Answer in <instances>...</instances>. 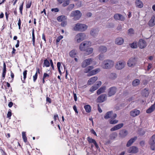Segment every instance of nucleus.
Wrapping results in <instances>:
<instances>
[{"label": "nucleus", "mask_w": 155, "mask_h": 155, "mask_svg": "<svg viewBox=\"0 0 155 155\" xmlns=\"http://www.w3.org/2000/svg\"><path fill=\"white\" fill-rule=\"evenodd\" d=\"M22 138L25 142L26 143L27 142V138L26 136V133L25 132H22Z\"/></svg>", "instance_id": "nucleus-40"}, {"label": "nucleus", "mask_w": 155, "mask_h": 155, "mask_svg": "<svg viewBox=\"0 0 155 155\" xmlns=\"http://www.w3.org/2000/svg\"><path fill=\"white\" fill-rule=\"evenodd\" d=\"M114 19L116 20H120L124 21L125 20V18L121 14H116L114 16Z\"/></svg>", "instance_id": "nucleus-13"}, {"label": "nucleus", "mask_w": 155, "mask_h": 155, "mask_svg": "<svg viewBox=\"0 0 155 155\" xmlns=\"http://www.w3.org/2000/svg\"><path fill=\"white\" fill-rule=\"evenodd\" d=\"M97 79L98 78L97 76H94L91 78L87 82V84L90 85L93 84L97 80Z\"/></svg>", "instance_id": "nucleus-19"}, {"label": "nucleus", "mask_w": 155, "mask_h": 155, "mask_svg": "<svg viewBox=\"0 0 155 155\" xmlns=\"http://www.w3.org/2000/svg\"><path fill=\"white\" fill-rule=\"evenodd\" d=\"M66 18L64 16L61 15L58 17L57 18V19L58 21L61 22L65 20Z\"/></svg>", "instance_id": "nucleus-36"}, {"label": "nucleus", "mask_w": 155, "mask_h": 155, "mask_svg": "<svg viewBox=\"0 0 155 155\" xmlns=\"http://www.w3.org/2000/svg\"><path fill=\"white\" fill-rule=\"evenodd\" d=\"M82 14L80 11L76 10L72 12L71 16L74 17V18L75 20H77L81 16Z\"/></svg>", "instance_id": "nucleus-4"}, {"label": "nucleus", "mask_w": 155, "mask_h": 155, "mask_svg": "<svg viewBox=\"0 0 155 155\" xmlns=\"http://www.w3.org/2000/svg\"><path fill=\"white\" fill-rule=\"evenodd\" d=\"M140 84V81L138 79L134 80L132 82V85L133 86H137Z\"/></svg>", "instance_id": "nucleus-32"}, {"label": "nucleus", "mask_w": 155, "mask_h": 155, "mask_svg": "<svg viewBox=\"0 0 155 155\" xmlns=\"http://www.w3.org/2000/svg\"><path fill=\"white\" fill-rule=\"evenodd\" d=\"M140 144L142 147H143L145 144V141L143 140L141 141L140 143Z\"/></svg>", "instance_id": "nucleus-61"}, {"label": "nucleus", "mask_w": 155, "mask_h": 155, "mask_svg": "<svg viewBox=\"0 0 155 155\" xmlns=\"http://www.w3.org/2000/svg\"><path fill=\"white\" fill-rule=\"evenodd\" d=\"M98 57L100 60H102L104 58V55L101 53L98 56Z\"/></svg>", "instance_id": "nucleus-50"}, {"label": "nucleus", "mask_w": 155, "mask_h": 155, "mask_svg": "<svg viewBox=\"0 0 155 155\" xmlns=\"http://www.w3.org/2000/svg\"><path fill=\"white\" fill-rule=\"evenodd\" d=\"M136 6L137 7L139 8H141L143 6V4L140 0H137L135 1Z\"/></svg>", "instance_id": "nucleus-24"}, {"label": "nucleus", "mask_w": 155, "mask_h": 155, "mask_svg": "<svg viewBox=\"0 0 155 155\" xmlns=\"http://www.w3.org/2000/svg\"><path fill=\"white\" fill-rule=\"evenodd\" d=\"M150 145V148L153 150H155V143L149 144Z\"/></svg>", "instance_id": "nucleus-52"}, {"label": "nucleus", "mask_w": 155, "mask_h": 155, "mask_svg": "<svg viewBox=\"0 0 155 155\" xmlns=\"http://www.w3.org/2000/svg\"><path fill=\"white\" fill-rule=\"evenodd\" d=\"M126 63L123 61H120L116 63L115 65L116 68L118 70L123 69L125 66Z\"/></svg>", "instance_id": "nucleus-7"}, {"label": "nucleus", "mask_w": 155, "mask_h": 155, "mask_svg": "<svg viewBox=\"0 0 155 155\" xmlns=\"http://www.w3.org/2000/svg\"><path fill=\"white\" fill-rule=\"evenodd\" d=\"M140 111L139 110L137 109H134L131 111L130 114V116L132 117H134L140 114Z\"/></svg>", "instance_id": "nucleus-12"}, {"label": "nucleus", "mask_w": 155, "mask_h": 155, "mask_svg": "<svg viewBox=\"0 0 155 155\" xmlns=\"http://www.w3.org/2000/svg\"><path fill=\"white\" fill-rule=\"evenodd\" d=\"M38 72H39V69H37V72L33 76V81L35 82L37 79L38 76Z\"/></svg>", "instance_id": "nucleus-44"}, {"label": "nucleus", "mask_w": 155, "mask_h": 155, "mask_svg": "<svg viewBox=\"0 0 155 155\" xmlns=\"http://www.w3.org/2000/svg\"><path fill=\"white\" fill-rule=\"evenodd\" d=\"M155 109V103L152 105L149 109L146 110V112L149 114L153 112Z\"/></svg>", "instance_id": "nucleus-27"}, {"label": "nucleus", "mask_w": 155, "mask_h": 155, "mask_svg": "<svg viewBox=\"0 0 155 155\" xmlns=\"http://www.w3.org/2000/svg\"><path fill=\"white\" fill-rule=\"evenodd\" d=\"M44 65L46 67H48L50 66V63L49 61L47 59L44 60Z\"/></svg>", "instance_id": "nucleus-45"}, {"label": "nucleus", "mask_w": 155, "mask_h": 155, "mask_svg": "<svg viewBox=\"0 0 155 155\" xmlns=\"http://www.w3.org/2000/svg\"><path fill=\"white\" fill-rule=\"evenodd\" d=\"M98 88V87L96 85H94L91 87L89 91L90 92H92L96 90Z\"/></svg>", "instance_id": "nucleus-42"}, {"label": "nucleus", "mask_w": 155, "mask_h": 155, "mask_svg": "<svg viewBox=\"0 0 155 155\" xmlns=\"http://www.w3.org/2000/svg\"><path fill=\"white\" fill-rule=\"evenodd\" d=\"M31 2H28L26 5V8H29L30 7L31 5Z\"/></svg>", "instance_id": "nucleus-55"}, {"label": "nucleus", "mask_w": 155, "mask_h": 155, "mask_svg": "<svg viewBox=\"0 0 155 155\" xmlns=\"http://www.w3.org/2000/svg\"><path fill=\"white\" fill-rule=\"evenodd\" d=\"M138 148L135 146H133L129 148L128 152L130 153H135L138 152Z\"/></svg>", "instance_id": "nucleus-16"}, {"label": "nucleus", "mask_w": 155, "mask_h": 155, "mask_svg": "<svg viewBox=\"0 0 155 155\" xmlns=\"http://www.w3.org/2000/svg\"><path fill=\"white\" fill-rule=\"evenodd\" d=\"M109 78L112 80H114L117 78V75L115 73H112L109 75Z\"/></svg>", "instance_id": "nucleus-30"}, {"label": "nucleus", "mask_w": 155, "mask_h": 155, "mask_svg": "<svg viewBox=\"0 0 155 155\" xmlns=\"http://www.w3.org/2000/svg\"><path fill=\"white\" fill-rule=\"evenodd\" d=\"M118 122V120H114V119H111L109 121V123L110 124H114L117 123Z\"/></svg>", "instance_id": "nucleus-41"}, {"label": "nucleus", "mask_w": 155, "mask_h": 155, "mask_svg": "<svg viewBox=\"0 0 155 155\" xmlns=\"http://www.w3.org/2000/svg\"><path fill=\"white\" fill-rule=\"evenodd\" d=\"M124 126L123 123H120L114 127L110 129L111 131H113L119 130L122 127Z\"/></svg>", "instance_id": "nucleus-17"}, {"label": "nucleus", "mask_w": 155, "mask_h": 155, "mask_svg": "<svg viewBox=\"0 0 155 155\" xmlns=\"http://www.w3.org/2000/svg\"><path fill=\"white\" fill-rule=\"evenodd\" d=\"M124 42V40L122 38H118L115 39V43L117 45H121Z\"/></svg>", "instance_id": "nucleus-21"}, {"label": "nucleus", "mask_w": 155, "mask_h": 155, "mask_svg": "<svg viewBox=\"0 0 155 155\" xmlns=\"http://www.w3.org/2000/svg\"><path fill=\"white\" fill-rule=\"evenodd\" d=\"M6 65L5 62L3 64V69L2 73V78H3V79L5 78L6 72Z\"/></svg>", "instance_id": "nucleus-33"}, {"label": "nucleus", "mask_w": 155, "mask_h": 155, "mask_svg": "<svg viewBox=\"0 0 155 155\" xmlns=\"http://www.w3.org/2000/svg\"><path fill=\"white\" fill-rule=\"evenodd\" d=\"M104 65L103 68L105 69H110L114 66V61L110 59H107L104 60L103 61Z\"/></svg>", "instance_id": "nucleus-2"}, {"label": "nucleus", "mask_w": 155, "mask_h": 155, "mask_svg": "<svg viewBox=\"0 0 155 155\" xmlns=\"http://www.w3.org/2000/svg\"><path fill=\"white\" fill-rule=\"evenodd\" d=\"M148 24L149 26L153 27L155 25V14L151 18L149 21Z\"/></svg>", "instance_id": "nucleus-20"}, {"label": "nucleus", "mask_w": 155, "mask_h": 155, "mask_svg": "<svg viewBox=\"0 0 155 155\" xmlns=\"http://www.w3.org/2000/svg\"><path fill=\"white\" fill-rule=\"evenodd\" d=\"M93 68V66H89L84 69V72L85 73H87L92 70Z\"/></svg>", "instance_id": "nucleus-37"}, {"label": "nucleus", "mask_w": 155, "mask_h": 155, "mask_svg": "<svg viewBox=\"0 0 155 155\" xmlns=\"http://www.w3.org/2000/svg\"><path fill=\"white\" fill-rule=\"evenodd\" d=\"M149 144L155 143V135H153L149 141Z\"/></svg>", "instance_id": "nucleus-31"}, {"label": "nucleus", "mask_w": 155, "mask_h": 155, "mask_svg": "<svg viewBox=\"0 0 155 155\" xmlns=\"http://www.w3.org/2000/svg\"><path fill=\"white\" fill-rule=\"evenodd\" d=\"M99 68H97L90 71L87 74V76H90L96 74L100 71Z\"/></svg>", "instance_id": "nucleus-22"}, {"label": "nucleus", "mask_w": 155, "mask_h": 155, "mask_svg": "<svg viewBox=\"0 0 155 155\" xmlns=\"http://www.w3.org/2000/svg\"><path fill=\"white\" fill-rule=\"evenodd\" d=\"M34 29H33L32 32V42L33 45L34 46L35 45V37L34 33Z\"/></svg>", "instance_id": "nucleus-43"}, {"label": "nucleus", "mask_w": 155, "mask_h": 155, "mask_svg": "<svg viewBox=\"0 0 155 155\" xmlns=\"http://www.w3.org/2000/svg\"><path fill=\"white\" fill-rule=\"evenodd\" d=\"M12 114L11 110L10 109H9V110L7 114V117L9 119H10Z\"/></svg>", "instance_id": "nucleus-49"}, {"label": "nucleus", "mask_w": 155, "mask_h": 155, "mask_svg": "<svg viewBox=\"0 0 155 155\" xmlns=\"http://www.w3.org/2000/svg\"><path fill=\"white\" fill-rule=\"evenodd\" d=\"M27 70H25L24 71L23 73V80H22V79L21 78L22 81L23 82H24V81L26 78V75H27Z\"/></svg>", "instance_id": "nucleus-46"}, {"label": "nucleus", "mask_w": 155, "mask_h": 155, "mask_svg": "<svg viewBox=\"0 0 155 155\" xmlns=\"http://www.w3.org/2000/svg\"><path fill=\"white\" fill-rule=\"evenodd\" d=\"M49 75L46 73H45L43 76V79H45L46 78L48 77Z\"/></svg>", "instance_id": "nucleus-64"}, {"label": "nucleus", "mask_w": 155, "mask_h": 155, "mask_svg": "<svg viewBox=\"0 0 155 155\" xmlns=\"http://www.w3.org/2000/svg\"><path fill=\"white\" fill-rule=\"evenodd\" d=\"M101 84V81H98L97 82L96 84H95V85H96L98 87V88L100 86Z\"/></svg>", "instance_id": "nucleus-57"}, {"label": "nucleus", "mask_w": 155, "mask_h": 155, "mask_svg": "<svg viewBox=\"0 0 155 155\" xmlns=\"http://www.w3.org/2000/svg\"><path fill=\"white\" fill-rule=\"evenodd\" d=\"M107 99V96L105 94H102L99 96L97 99V103H102L105 101Z\"/></svg>", "instance_id": "nucleus-11"}, {"label": "nucleus", "mask_w": 155, "mask_h": 155, "mask_svg": "<svg viewBox=\"0 0 155 155\" xmlns=\"http://www.w3.org/2000/svg\"><path fill=\"white\" fill-rule=\"evenodd\" d=\"M128 134V132L125 129H123L121 130L119 133L120 137L121 138H124Z\"/></svg>", "instance_id": "nucleus-15"}, {"label": "nucleus", "mask_w": 155, "mask_h": 155, "mask_svg": "<svg viewBox=\"0 0 155 155\" xmlns=\"http://www.w3.org/2000/svg\"><path fill=\"white\" fill-rule=\"evenodd\" d=\"M87 140L89 143H93L97 148H99L98 145L94 140L91 138L90 137H88L87 138Z\"/></svg>", "instance_id": "nucleus-25"}, {"label": "nucleus", "mask_w": 155, "mask_h": 155, "mask_svg": "<svg viewBox=\"0 0 155 155\" xmlns=\"http://www.w3.org/2000/svg\"><path fill=\"white\" fill-rule=\"evenodd\" d=\"M18 28L19 29H20L21 28V21L20 18H19L18 21Z\"/></svg>", "instance_id": "nucleus-60"}, {"label": "nucleus", "mask_w": 155, "mask_h": 155, "mask_svg": "<svg viewBox=\"0 0 155 155\" xmlns=\"http://www.w3.org/2000/svg\"><path fill=\"white\" fill-rule=\"evenodd\" d=\"M86 35L84 33H80L78 34L75 36V40L77 43H80L85 39Z\"/></svg>", "instance_id": "nucleus-3"}, {"label": "nucleus", "mask_w": 155, "mask_h": 155, "mask_svg": "<svg viewBox=\"0 0 155 155\" xmlns=\"http://www.w3.org/2000/svg\"><path fill=\"white\" fill-rule=\"evenodd\" d=\"M93 61V59L92 58H88L84 60L82 63V67L83 68H86L87 66L91 64Z\"/></svg>", "instance_id": "nucleus-9"}, {"label": "nucleus", "mask_w": 155, "mask_h": 155, "mask_svg": "<svg viewBox=\"0 0 155 155\" xmlns=\"http://www.w3.org/2000/svg\"><path fill=\"white\" fill-rule=\"evenodd\" d=\"M85 51V54L87 55H89L92 53L93 49L92 48H86Z\"/></svg>", "instance_id": "nucleus-28"}, {"label": "nucleus", "mask_w": 155, "mask_h": 155, "mask_svg": "<svg viewBox=\"0 0 155 155\" xmlns=\"http://www.w3.org/2000/svg\"><path fill=\"white\" fill-rule=\"evenodd\" d=\"M149 92L148 90L145 88L143 90L142 92V94L143 96L145 97H147L149 95Z\"/></svg>", "instance_id": "nucleus-29"}, {"label": "nucleus", "mask_w": 155, "mask_h": 155, "mask_svg": "<svg viewBox=\"0 0 155 155\" xmlns=\"http://www.w3.org/2000/svg\"><path fill=\"white\" fill-rule=\"evenodd\" d=\"M87 26L84 24L77 23L73 28V30L75 31H84L87 28Z\"/></svg>", "instance_id": "nucleus-1"}, {"label": "nucleus", "mask_w": 155, "mask_h": 155, "mask_svg": "<svg viewBox=\"0 0 155 155\" xmlns=\"http://www.w3.org/2000/svg\"><path fill=\"white\" fill-rule=\"evenodd\" d=\"M106 87L104 86L101 87L97 91V94L98 95H99L101 93H103L105 92L106 89Z\"/></svg>", "instance_id": "nucleus-26"}, {"label": "nucleus", "mask_w": 155, "mask_h": 155, "mask_svg": "<svg viewBox=\"0 0 155 155\" xmlns=\"http://www.w3.org/2000/svg\"><path fill=\"white\" fill-rule=\"evenodd\" d=\"M137 139V137H134L131 138L127 142L126 144V146L128 147L130 146Z\"/></svg>", "instance_id": "nucleus-18"}, {"label": "nucleus", "mask_w": 155, "mask_h": 155, "mask_svg": "<svg viewBox=\"0 0 155 155\" xmlns=\"http://www.w3.org/2000/svg\"><path fill=\"white\" fill-rule=\"evenodd\" d=\"M51 11L52 12H57L59 11V9L58 8H52L51 9Z\"/></svg>", "instance_id": "nucleus-62"}, {"label": "nucleus", "mask_w": 155, "mask_h": 155, "mask_svg": "<svg viewBox=\"0 0 155 155\" xmlns=\"http://www.w3.org/2000/svg\"><path fill=\"white\" fill-rule=\"evenodd\" d=\"M54 119L55 121H56V120L58 119V115L56 114L54 116Z\"/></svg>", "instance_id": "nucleus-63"}, {"label": "nucleus", "mask_w": 155, "mask_h": 155, "mask_svg": "<svg viewBox=\"0 0 155 155\" xmlns=\"http://www.w3.org/2000/svg\"><path fill=\"white\" fill-rule=\"evenodd\" d=\"M134 31L132 28L129 29L128 31V33L130 35L134 34Z\"/></svg>", "instance_id": "nucleus-48"}, {"label": "nucleus", "mask_w": 155, "mask_h": 155, "mask_svg": "<svg viewBox=\"0 0 155 155\" xmlns=\"http://www.w3.org/2000/svg\"><path fill=\"white\" fill-rule=\"evenodd\" d=\"M117 137V134L115 132L112 133L110 136V138L111 140L114 139Z\"/></svg>", "instance_id": "nucleus-35"}, {"label": "nucleus", "mask_w": 155, "mask_h": 155, "mask_svg": "<svg viewBox=\"0 0 155 155\" xmlns=\"http://www.w3.org/2000/svg\"><path fill=\"white\" fill-rule=\"evenodd\" d=\"M86 16H87V17H90L92 15V14L90 12H87V14H86Z\"/></svg>", "instance_id": "nucleus-58"}, {"label": "nucleus", "mask_w": 155, "mask_h": 155, "mask_svg": "<svg viewBox=\"0 0 155 155\" xmlns=\"http://www.w3.org/2000/svg\"><path fill=\"white\" fill-rule=\"evenodd\" d=\"M117 114L115 113H113L112 111H110L107 112L104 117L105 119H107L110 118L111 119H114L117 117Z\"/></svg>", "instance_id": "nucleus-8"}, {"label": "nucleus", "mask_w": 155, "mask_h": 155, "mask_svg": "<svg viewBox=\"0 0 155 155\" xmlns=\"http://www.w3.org/2000/svg\"><path fill=\"white\" fill-rule=\"evenodd\" d=\"M24 2H23L22 3L21 5L19 7V10L20 12V13L21 14H22V10L23 8V5Z\"/></svg>", "instance_id": "nucleus-53"}, {"label": "nucleus", "mask_w": 155, "mask_h": 155, "mask_svg": "<svg viewBox=\"0 0 155 155\" xmlns=\"http://www.w3.org/2000/svg\"><path fill=\"white\" fill-rule=\"evenodd\" d=\"M57 67L58 68V70L59 72V73L61 74V71L60 69V67L61 66V64L59 62H58L57 63Z\"/></svg>", "instance_id": "nucleus-51"}, {"label": "nucleus", "mask_w": 155, "mask_h": 155, "mask_svg": "<svg viewBox=\"0 0 155 155\" xmlns=\"http://www.w3.org/2000/svg\"><path fill=\"white\" fill-rule=\"evenodd\" d=\"M98 31L96 29H92L91 31V34L94 36H96L98 34Z\"/></svg>", "instance_id": "nucleus-34"}, {"label": "nucleus", "mask_w": 155, "mask_h": 155, "mask_svg": "<svg viewBox=\"0 0 155 155\" xmlns=\"http://www.w3.org/2000/svg\"><path fill=\"white\" fill-rule=\"evenodd\" d=\"M138 45L141 49L144 48L147 46L145 41L142 39H140L138 42Z\"/></svg>", "instance_id": "nucleus-14"}, {"label": "nucleus", "mask_w": 155, "mask_h": 155, "mask_svg": "<svg viewBox=\"0 0 155 155\" xmlns=\"http://www.w3.org/2000/svg\"><path fill=\"white\" fill-rule=\"evenodd\" d=\"M99 51L102 53L106 52L107 50V47L104 46H101L99 47Z\"/></svg>", "instance_id": "nucleus-23"}, {"label": "nucleus", "mask_w": 155, "mask_h": 155, "mask_svg": "<svg viewBox=\"0 0 155 155\" xmlns=\"http://www.w3.org/2000/svg\"><path fill=\"white\" fill-rule=\"evenodd\" d=\"M76 6L78 7H80L82 6V3L81 1L78 2L76 4Z\"/></svg>", "instance_id": "nucleus-56"}, {"label": "nucleus", "mask_w": 155, "mask_h": 155, "mask_svg": "<svg viewBox=\"0 0 155 155\" xmlns=\"http://www.w3.org/2000/svg\"><path fill=\"white\" fill-rule=\"evenodd\" d=\"M70 55L72 57H75L76 55V51L74 50H72L69 53Z\"/></svg>", "instance_id": "nucleus-38"}, {"label": "nucleus", "mask_w": 155, "mask_h": 155, "mask_svg": "<svg viewBox=\"0 0 155 155\" xmlns=\"http://www.w3.org/2000/svg\"><path fill=\"white\" fill-rule=\"evenodd\" d=\"M130 46L133 48H136L137 47V44L136 43L133 42L132 43L130 44Z\"/></svg>", "instance_id": "nucleus-47"}, {"label": "nucleus", "mask_w": 155, "mask_h": 155, "mask_svg": "<svg viewBox=\"0 0 155 155\" xmlns=\"http://www.w3.org/2000/svg\"><path fill=\"white\" fill-rule=\"evenodd\" d=\"M84 108L87 112L89 113L91 111V107L89 105H87L84 107Z\"/></svg>", "instance_id": "nucleus-39"}, {"label": "nucleus", "mask_w": 155, "mask_h": 155, "mask_svg": "<svg viewBox=\"0 0 155 155\" xmlns=\"http://www.w3.org/2000/svg\"><path fill=\"white\" fill-rule=\"evenodd\" d=\"M63 38V36H62L61 35L59 37H58L56 40V42L57 43L59 42L60 40L62 39Z\"/></svg>", "instance_id": "nucleus-54"}, {"label": "nucleus", "mask_w": 155, "mask_h": 155, "mask_svg": "<svg viewBox=\"0 0 155 155\" xmlns=\"http://www.w3.org/2000/svg\"><path fill=\"white\" fill-rule=\"evenodd\" d=\"M90 42L88 41H85L81 43L79 46V49L81 51H85L90 45Z\"/></svg>", "instance_id": "nucleus-5"}, {"label": "nucleus", "mask_w": 155, "mask_h": 155, "mask_svg": "<svg viewBox=\"0 0 155 155\" xmlns=\"http://www.w3.org/2000/svg\"><path fill=\"white\" fill-rule=\"evenodd\" d=\"M137 61V58H136L132 57L128 60L127 64L129 67H133L136 64Z\"/></svg>", "instance_id": "nucleus-6"}, {"label": "nucleus", "mask_w": 155, "mask_h": 155, "mask_svg": "<svg viewBox=\"0 0 155 155\" xmlns=\"http://www.w3.org/2000/svg\"><path fill=\"white\" fill-rule=\"evenodd\" d=\"M117 91V88L115 87H113L110 88L108 90V95L110 97L114 95Z\"/></svg>", "instance_id": "nucleus-10"}, {"label": "nucleus", "mask_w": 155, "mask_h": 155, "mask_svg": "<svg viewBox=\"0 0 155 155\" xmlns=\"http://www.w3.org/2000/svg\"><path fill=\"white\" fill-rule=\"evenodd\" d=\"M110 3L111 4H116L117 2V1L116 0H110Z\"/></svg>", "instance_id": "nucleus-59"}]
</instances>
